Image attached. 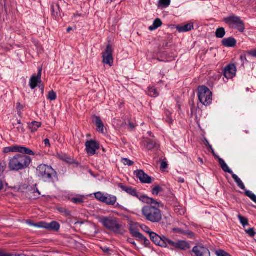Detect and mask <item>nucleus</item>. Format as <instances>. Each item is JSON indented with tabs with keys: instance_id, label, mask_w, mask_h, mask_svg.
<instances>
[{
	"instance_id": "nucleus-1",
	"label": "nucleus",
	"mask_w": 256,
	"mask_h": 256,
	"mask_svg": "<svg viewBox=\"0 0 256 256\" xmlns=\"http://www.w3.org/2000/svg\"><path fill=\"white\" fill-rule=\"evenodd\" d=\"M144 202L150 204L142 208L141 212L143 218L152 223H160L162 220V212L160 208L164 207L163 204L148 197Z\"/></svg>"
},
{
	"instance_id": "nucleus-2",
	"label": "nucleus",
	"mask_w": 256,
	"mask_h": 256,
	"mask_svg": "<svg viewBox=\"0 0 256 256\" xmlns=\"http://www.w3.org/2000/svg\"><path fill=\"white\" fill-rule=\"evenodd\" d=\"M32 161V158L26 154H16L10 158L8 168L12 171L23 170L29 167Z\"/></svg>"
},
{
	"instance_id": "nucleus-3",
	"label": "nucleus",
	"mask_w": 256,
	"mask_h": 256,
	"mask_svg": "<svg viewBox=\"0 0 256 256\" xmlns=\"http://www.w3.org/2000/svg\"><path fill=\"white\" fill-rule=\"evenodd\" d=\"M36 175L46 182H54L56 178L57 173L52 166L46 164H40L36 168Z\"/></svg>"
},
{
	"instance_id": "nucleus-4",
	"label": "nucleus",
	"mask_w": 256,
	"mask_h": 256,
	"mask_svg": "<svg viewBox=\"0 0 256 256\" xmlns=\"http://www.w3.org/2000/svg\"><path fill=\"white\" fill-rule=\"evenodd\" d=\"M198 96L200 102L204 106H208L212 104V93L205 86H200L198 88Z\"/></svg>"
},
{
	"instance_id": "nucleus-5",
	"label": "nucleus",
	"mask_w": 256,
	"mask_h": 256,
	"mask_svg": "<svg viewBox=\"0 0 256 256\" xmlns=\"http://www.w3.org/2000/svg\"><path fill=\"white\" fill-rule=\"evenodd\" d=\"M100 222L106 228L115 233H120L122 226L118 223L116 218L102 217Z\"/></svg>"
},
{
	"instance_id": "nucleus-6",
	"label": "nucleus",
	"mask_w": 256,
	"mask_h": 256,
	"mask_svg": "<svg viewBox=\"0 0 256 256\" xmlns=\"http://www.w3.org/2000/svg\"><path fill=\"white\" fill-rule=\"evenodd\" d=\"M224 21L230 27L238 30L242 32L245 30V26L244 22L240 18L234 14L224 18Z\"/></svg>"
},
{
	"instance_id": "nucleus-7",
	"label": "nucleus",
	"mask_w": 256,
	"mask_h": 256,
	"mask_svg": "<svg viewBox=\"0 0 256 256\" xmlns=\"http://www.w3.org/2000/svg\"><path fill=\"white\" fill-rule=\"evenodd\" d=\"M155 240V244L161 247L168 248L170 250H176L177 240L176 242L168 238L165 236H160L157 234H152Z\"/></svg>"
},
{
	"instance_id": "nucleus-8",
	"label": "nucleus",
	"mask_w": 256,
	"mask_h": 256,
	"mask_svg": "<svg viewBox=\"0 0 256 256\" xmlns=\"http://www.w3.org/2000/svg\"><path fill=\"white\" fill-rule=\"evenodd\" d=\"M218 162L222 170L224 172H228L231 174L232 178H234V182L236 183L240 189L244 190L245 192L247 190L242 180H240V178H238V176L236 174H234L233 172L229 168L228 166L225 162L224 160L223 159L219 158Z\"/></svg>"
},
{
	"instance_id": "nucleus-9",
	"label": "nucleus",
	"mask_w": 256,
	"mask_h": 256,
	"mask_svg": "<svg viewBox=\"0 0 256 256\" xmlns=\"http://www.w3.org/2000/svg\"><path fill=\"white\" fill-rule=\"evenodd\" d=\"M95 198L98 200L108 205L113 206L116 202V197L108 194L97 192L94 194Z\"/></svg>"
},
{
	"instance_id": "nucleus-10",
	"label": "nucleus",
	"mask_w": 256,
	"mask_h": 256,
	"mask_svg": "<svg viewBox=\"0 0 256 256\" xmlns=\"http://www.w3.org/2000/svg\"><path fill=\"white\" fill-rule=\"evenodd\" d=\"M4 152L8 153L10 152H20L22 154H26L29 156H34V152L28 148L20 146H14L6 147L4 148Z\"/></svg>"
},
{
	"instance_id": "nucleus-11",
	"label": "nucleus",
	"mask_w": 256,
	"mask_h": 256,
	"mask_svg": "<svg viewBox=\"0 0 256 256\" xmlns=\"http://www.w3.org/2000/svg\"><path fill=\"white\" fill-rule=\"evenodd\" d=\"M112 52V46L110 44H108L104 52L102 53V62L110 66H112L114 64Z\"/></svg>"
},
{
	"instance_id": "nucleus-12",
	"label": "nucleus",
	"mask_w": 256,
	"mask_h": 256,
	"mask_svg": "<svg viewBox=\"0 0 256 256\" xmlns=\"http://www.w3.org/2000/svg\"><path fill=\"white\" fill-rule=\"evenodd\" d=\"M118 187L120 188L122 190L126 192L127 194L137 198L142 202L145 201V200H146V198H148V196H139L136 190L131 186H127L123 185L122 184H118Z\"/></svg>"
},
{
	"instance_id": "nucleus-13",
	"label": "nucleus",
	"mask_w": 256,
	"mask_h": 256,
	"mask_svg": "<svg viewBox=\"0 0 256 256\" xmlns=\"http://www.w3.org/2000/svg\"><path fill=\"white\" fill-rule=\"evenodd\" d=\"M86 150L88 156H94L96 150L100 148L98 142L94 140H87L85 144Z\"/></svg>"
},
{
	"instance_id": "nucleus-14",
	"label": "nucleus",
	"mask_w": 256,
	"mask_h": 256,
	"mask_svg": "<svg viewBox=\"0 0 256 256\" xmlns=\"http://www.w3.org/2000/svg\"><path fill=\"white\" fill-rule=\"evenodd\" d=\"M192 252L195 256H211L210 252L208 248L202 244H198L194 246Z\"/></svg>"
},
{
	"instance_id": "nucleus-15",
	"label": "nucleus",
	"mask_w": 256,
	"mask_h": 256,
	"mask_svg": "<svg viewBox=\"0 0 256 256\" xmlns=\"http://www.w3.org/2000/svg\"><path fill=\"white\" fill-rule=\"evenodd\" d=\"M134 174L142 183L150 184L152 182V178L142 170H136L134 171Z\"/></svg>"
},
{
	"instance_id": "nucleus-16",
	"label": "nucleus",
	"mask_w": 256,
	"mask_h": 256,
	"mask_svg": "<svg viewBox=\"0 0 256 256\" xmlns=\"http://www.w3.org/2000/svg\"><path fill=\"white\" fill-rule=\"evenodd\" d=\"M42 72V68L40 67L38 69V72L37 76L34 74L30 80V88L33 90L35 88L38 83L41 82V76Z\"/></svg>"
},
{
	"instance_id": "nucleus-17",
	"label": "nucleus",
	"mask_w": 256,
	"mask_h": 256,
	"mask_svg": "<svg viewBox=\"0 0 256 256\" xmlns=\"http://www.w3.org/2000/svg\"><path fill=\"white\" fill-rule=\"evenodd\" d=\"M236 68L235 64H230L225 68L224 74L228 79L232 78L236 76Z\"/></svg>"
},
{
	"instance_id": "nucleus-18",
	"label": "nucleus",
	"mask_w": 256,
	"mask_h": 256,
	"mask_svg": "<svg viewBox=\"0 0 256 256\" xmlns=\"http://www.w3.org/2000/svg\"><path fill=\"white\" fill-rule=\"evenodd\" d=\"M130 231L132 235L137 238L138 240L144 241L146 245L150 244V241L144 237L136 228L131 227Z\"/></svg>"
},
{
	"instance_id": "nucleus-19",
	"label": "nucleus",
	"mask_w": 256,
	"mask_h": 256,
	"mask_svg": "<svg viewBox=\"0 0 256 256\" xmlns=\"http://www.w3.org/2000/svg\"><path fill=\"white\" fill-rule=\"evenodd\" d=\"M51 12L53 17L59 19L62 17V11L60 5L57 3H52L51 6Z\"/></svg>"
},
{
	"instance_id": "nucleus-20",
	"label": "nucleus",
	"mask_w": 256,
	"mask_h": 256,
	"mask_svg": "<svg viewBox=\"0 0 256 256\" xmlns=\"http://www.w3.org/2000/svg\"><path fill=\"white\" fill-rule=\"evenodd\" d=\"M92 120L96 126L97 131L103 134L104 132V125L100 117L96 116H94L92 117Z\"/></svg>"
},
{
	"instance_id": "nucleus-21",
	"label": "nucleus",
	"mask_w": 256,
	"mask_h": 256,
	"mask_svg": "<svg viewBox=\"0 0 256 256\" xmlns=\"http://www.w3.org/2000/svg\"><path fill=\"white\" fill-rule=\"evenodd\" d=\"M190 248V244L186 240H177L176 250H186Z\"/></svg>"
},
{
	"instance_id": "nucleus-22",
	"label": "nucleus",
	"mask_w": 256,
	"mask_h": 256,
	"mask_svg": "<svg viewBox=\"0 0 256 256\" xmlns=\"http://www.w3.org/2000/svg\"><path fill=\"white\" fill-rule=\"evenodd\" d=\"M142 144L146 150H150L156 147V142L154 140L148 138L142 142Z\"/></svg>"
},
{
	"instance_id": "nucleus-23",
	"label": "nucleus",
	"mask_w": 256,
	"mask_h": 256,
	"mask_svg": "<svg viewBox=\"0 0 256 256\" xmlns=\"http://www.w3.org/2000/svg\"><path fill=\"white\" fill-rule=\"evenodd\" d=\"M236 44V40L232 37L224 38L222 41L223 46L226 47H234Z\"/></svg>"
},
{
	"instance_id": "nucleus-24",
	"label": "nucleus",
	"mask_w": 256,
	"mask_h": 256,
	"mask_svg": "<svg viewBox=\"0 0 256 256\" xmlns=\"http://www.w3.org/2000/svg\"><path fill=\"white\" fill-rule=\"evenodd\" d=\"M194 28L192 24H188L184 26H178L176 28L180 32H185L190 30Z\"/></svg>"
},
{
	"instance_id": "nucleus-25",
	"label": "nucleus",
	"mask_w": 256,
	"mask_h": 256,
	"mask_svg": "<svg viewBox=\"0 0 256 256\" xmlns=\"http://www.w3.org/2000/svg\"><path fill=\"white\" fill-rule=\"evenodd\" d=\"M60 228V224L56 222L53 221L50 223L46 222V229L57 232L59 230Z\"/></svg>"
},
{
	"instance_id": "nucleus-26",
	"label": "nucleus",
	"mask_w": 256,
	"mask_h": 256,
	"mask_svg": "<svg viewBox=\"0 0 256 256\" xmlns=\"http://www.w3.org/2000/svg\"><path fill=\"white\" fill-rule=\"evenodd\" d=\"M42 126V123L34 121L28 124V128L32 132H34Z\"/></svg>"
},
{
	"instance_id": "nucleus-27",
	"label": "nucleus",
	"mask_w": 256,
	"mask_h": 256,
	"mask_svg": "<svg viewBox=\"0 0 256 256\" xmlns=\"http://www.w3.org/2000/svg\"><path fill=\"white\" fill-rule=\"evenodd\" d=\"M162 25V20L160 18H156L154 20L152 25L149 27L148 29L152 31L158 28L161 26Z\"/></svg>"
},
{
	"instance_id": "nucleus-28",
	"label": "nucleus",
	"mask_w": 256,
	"mask_h": 256,
	"mask_svg": "<svg viewBox=\"0 0 256 256\" xmlns=\"http://www.w3.org/2000/svg\"><path fill=\"white\" fill-rule=\"evenodd\" d=\"M141 228L146 232V233L148 234L150 236V238L151 240L155 244V240L152 238V236H154V235L152 234H156V233L152 232L150 230V229L148 226H146V225L142 224L140 226Z\"/></svg>"
},
{
	"instance_id": "nucleus-29",
	"label": "nucleus",
	"mask_w": 256,
	"mask_h": 256,
	"mask_svg": "<svg viewBox=\"0 0 256 256\" xmlns=\"http://www.w3.org/2000/svg\"><path fill=\"white\" fill-rule=\"evenodd\" d=\"M170 0H159L158 6L162 8H166L170 5Z\"/></svg>"
},
{
	"instance_id": "nucleus-30",
	"label": "nucleus",
	"mask_w": 256,
	"mask_h": 256,
	"mask_svg": "<svg viewBox=\"0 0 256 256\" xmlns=\"http://www.w3.org/2000/svg\"><path fill=\"white\" fill-rule=\"evenodd\" d=\"M226 34L225 30L223 28H219L216 29V36L218 38H222Z\"/></svg>"
},
{
	"instance_id": "nucleus-31",
	"label": "nucleus",
	"mask_w": 256,
	"mask_h": 256,
	"mask_svg": "<svg viewBox=\"0 0 256 256\" xmlns=\"http://www.w3.org/2000/svg\"><path fill=\"white\" fill-rule=\"evenodd\" d=\"M148 94L152 97H156L158 95L157 90L154 87H150L148 88Z\"/></svg>"
},
{
	"instance_id": "nucleus-32",
	"label": "nucleus",
	"mask_w": 256,
	"mask_h": 256,
	"mask_svg": "<svg viewBox=\"0 0 256 256\" xmlns=\"http://www.w3.org/2000/svg\"><path fill=\"white\" fill-rule=\"evenodd\" d=\"M238 218L240 221V224L244 227L248 225V218L242 216L241 214H238Z\"/></svg>"
},
{
	"instance_id": "nucleus-33",
	"label": "nucleus",
	"mask_w": 256,
	"mask_h": 256,
	"mask_svg": "<svg viewBox=\"0 0 256 256\" xmlns=\"http://www.w3.org/2000/svg\"><path fill=\"white\" fill-rule=\"evenodd\" d=\"M182 234L186 236L188 238H192L194 237V234L193 232L189 230L188 229L182 230Z\"/></svg>"
},
{
	"instance_id": "nucleus-34",
	"label": "nucleus",
	"mask_w": 256,
	"mask_h": 256,
	"mask_svg": "<svg viewBox=\"0 0 256 256\" xmlns=\"http://www.w3.org/2000/svg\"><path fill=\"white\" fill-rule=\"evenodd\" d=\"M7 164L6 162L2 161L0 162V176H3Z\"/></svg>"
},
{
	"instance_id": "nucleus-35",
	"label": "nucleus",
	"mask_w": 256,
	"mask_h": 256,
	"mask_svg": "<svg viewBox=\"0 0 256 256\" xmlns=\"http://www.w3.org/2000/svg\"><path fill=\"white\" fill-rule=\"evenodd\" d=\"M246 195L256 204V195H255L250 190H246Z\"/></svg>"
},
{
	"instance_id": "nucleus-36",
	"label": "nucleus",
	"mask_w": 256,
	"mask_h": 256,
	"mask_svg": "<svg viewBox=\"0 0 256 256\" xmlns=\"http://www.w3.org/2000/svg\"><path fill=\"white\" fill-rule=\"evenodd\" d=\"M29 224L30 226H34V227L46 228V222H41L38 223L33 224L30 222Z\"/></svg>"
},
{
	"instance_id": "nucleus-37",
	"label": "nucleus",
	"mask_w": 256,
	"mask_h": 256,
	"mask_svg": "<svg viewBox=\"0 0 256 256\" xmlns=\"http://www.w3.org/2000/svg\"><path fill=\"white\" fill-rule=\"evenodd\" d=\"M162 190V187H160V186H156L152 188V194L154 196H158V194Z\"/></svg>"
},
{
	"instance_id": "nucleus-38",
	"label": "nucleus",
	"mask_w": 256,
	"mask_h": 256,
	"mask_svg": "<svg viewBox=\"0 0 256 256\" xmlns=\"http://www.w3.org/2000/svg\"><path fill=\"white\" fill-rule=\"evenodd\" d=\"M56 98V93L53 90L50 92L47 96V98L50 100H54Z\"/></svg>"
},
{
	"instance_id": "nucleus-39",
	"label": "nucleus",
	"mask_w": 256,
	"mask_h": 256,
	"mask_svg": "<svg viewBox=\"0 0 256 256\" xmlns=\"http://www.w3.org/2000/svg\"><path fill=\"white\" fill-rule=\"evenodd\" d=\"M216 254L217 256H231L230 254L224 252L223 250H218L216 252Z\"/></svg>"
},
{
	"instance_id": "nucleus-40",
	"label": "nucleus",
	"mask_w": 256,
	"mask_h": 256,
	"mask_svg": "<svg viewBox=\"0 0 256 256\" xmlns=\"http://www.w3.org/2000/svg\"><path fill=\"white\" fill-rule=\"evenodd\" d=\"M122 162L124 165L128 166H132L134 164V162L126 158H122Z\"/></svg>"
},
{
	"instance_id": "nucleus-41",
	"label": "nucleus",
	"mask_w": 256,
	"mask_h": 256,
	"mask_svg": "<svg viewBox=\"0 0 256 256\" xmlns=\"http://www.w3.org/2000/svg\"><path fill=\"white\" fill-rule=\"evenodd\" d=\"M170 115H171V114L170 113V112H166V121L170 124H172L173 122V120L172 118Z\"/></svg>"
},
{
	"instance_id": "nucleus-42",
	"label": "nucleus",
	"mask_w": 256,
	"mask_h": 256,
	"mask_svg": "<svg viewBox=\"0 0 256 256\" xmlns=\"http://www.w3.org/2000/svg\"><path fill=\"white\" fill-rule=\"evenodd\" d=\"M72 201L75 204H81L83 202V198L80 197L73 198H72Z\"/></svg>"
},
{
	"instance_id": "nucleus-43",
	"label": "nucleus",
	"mask_w": 256,
	"mask_h": 256,
	"mask_svg": "<svg viewBox=\"0 0 256 256\" xmlns=\"http://www.w3.org/2000/svg\"><path fill=\"white\" fill-rule=\"evenodd\" d=\"M33 193L34 194V198H38L40 197L41 194L38 188H34L33 190Z\"/></svg>"
},
{
	"instance_id": "nucleus-44",
	"label": "nucleus",
	"mask_w": 256,
	"mask_h": 256,
	"mask_svg": "<svg viewBox=\"0 0 256 256\" xmlns=\"http://www.w3.org/2000/svg\"><path fill=\"white\" fill-rule=\"evenodd\" d=\"M246 234H248L250 236H254L256 232L254 228H250L248 230H246Z\"/></svg>"
},
{
	"instance_id": "nucleus-45",
	"label": "nucleus",
	"mask_w": 256,
	"mask_h": 256,
	"mask_svg": "<svg viewBox=\"0 0 256 256\" xmlns=\"http://www.w3.org/2000/svg\"><path fill=\"white\" fill-rule=\"evenodd\" d=\"M247 54L250 56L256 58V48L248 51Z\"/></svg>"
},
{
	"instance_id": "nucleus-46",
	"label": "nucleus",
	"mask_w": 256,
	"mask_h": 256,
	"mask_svg": "<svg viewBox=\"0 0 256 256\" xmlns=\"http://www.w3.org/2000/svg\"><path fill=\"white\" fill-rule=\"evenodd\" d=\"M128 242L132 244V245H134V246L135 247L136 246V243L135 242L133 238H128Z\"/></svg>"
},
{
	"instance_id": "nucleus-47",
	"label": "nucleus",
	"mask_w": 256,
	"mask_h": 256,
	"mask_svg": "<svg viewBox=\"0 0 256 256\" xmlns=\"http://www.w3.org/2000/svg\"><path fill=\"white\" fill-rule=\"evenodd\" d=\"M160 168H162V169L166 168H168V164H167V163L166 162H162L161 163Z\"/></svg>"
},
{
	"instance_id": "nucleus-48",
	"label": "nucleus",
	"mask_w": 256,
	"mask_h": 256,
	"mask_svg": "<svg viewBox=\"0 0 256 256\" xmlns=\"http://www.w3.org/2000/svg\"><path fill=\"white\" fill-rule=\"evenodd\" d=\"M44 144H45V146H48V147H50V140L48 138H46L44 140Z\"/></svg>"
},
{
	"instance_id": "nucleus-49",
	"label": "nucleus",
	"mask_w": 256,
	"mask_h": 256,
	"mask_svg": "<svg viewBox=\"0 0 256 256\" xmlns=\"http://www.w3.org/2000/svg\"><path fill=\"white\" fill-rule=\"evenodd\" d=\"M205 144L213 151L212 146L209 144L208 141L206 139H205Z\"/></svg>"
},
{
	"instance_id": "nucleus-50",
	"label": "nucleus",
	"mask_w": 256,
	"mask_h": 256,
	"mask_svg": "<svg viewBox=\"0 0 256 256\" xmlns=\"http://www.w3.org/2000/svg\"><path fill=\"white\" fill-rule=\"evenodd\" d=\"M182 229L181 228H176L174 229V232L178 234H182Z\"/></svg>"
},
{
	"instance_id": "nucleus-51",
	"label": "nucleus",
	"mask_w": 256,
	"mask_h": 256,
	"mask_svg": "<svg viewBox=\"0 0 256 256\" xmlns=\"http://www.w3.org/2000/svg\"><path fill=\"white\" fill-rule=\"evenodd\" d=\"M17 128L18 130H21L22 132L24 131V128L22 125H19V126L17 127Z\"/></svg>"
},
{
	"instance_id": "nucleus-52",
	"label": "nucleus",
	"mask_w": 256,
	"mask_h": 256,
	"mask_svg": "<svg viewBox=\"0 0 256 256\" xmlns=\"http://www.w3.org/2000/svg\"><path fill=\"white\" fill-rule=\"evenodd\" d=\"M4 186L3 182L0 180V190H2Z\"/></svg>"
},
{
	"instance_id": "nucleus-53",
	"label": "nucleus",
	"mask_w": 256,
	"mask_h": 256,
	"mask_svg": "<svg viewBox=\"0 0 256 256\" xmlns=\"http://www.w3.org/2000/svg\"><path fill=\"white\" fill-rule=\"evenodd\" d=\"M198 162H200L202 164H203L204 162H203V160H202V158H198Z\"/></svg>"
},
{
	"instance_id": "nucleus-54",
	"label": "nucleus",
	"mask_w": 256,
	"mask_h": 256,
	"mask_svg": "<svg viewBox=\"0 0 256 256\" xmlns=\"http://www.w3.org/2000/svg\"><path fill=\"white\" fill-rule=\"evenodd\" d=\"M129 126L130 128H134V126L132 123H130Z\"/></svg>"
},
{
	"instance_id": "nucleus-55",
	"label": "nucleus",
	"mask_w": 256,
	"mask_h": 256,
	"mask_svg": "<svg viewBox=\"0 0 256 256\" xmlns=\"http://www.w3.org/2000/svg\"><path fill=\"white\" fill-rule=\"evenodd\" d=\"M72 30V28L71 27H69L67 28L66 31L67 32H69Z\"/></svg>"
},
{
	"instance_id": "nucleus-56",
	"label": "nucleus",
	"mask_w": 256,
	"mask_h": 256,
	"mask_svg": "<svg viewBox=\"0 0 256 256\" xmlns=\"http://www.w3.org/2000/svg\"><path fill=\"white\" fill-rule=\"evenodd\" d=\"M184 182V178H180V180H178V182H182V183Z\"/></svg>"
},
{
	"instance_id": "nucleus-57",
	"label": "nucleus",
	"mask_w": 256,
	"mask_h": 256,
	"mask_svg": "<svg viewBox=\"0 0 256 256\" xmlns=\"http://www.w3.org/2000/svg\"><path fill=\"white\" fill-rule=\"evenodd\" d=\"M17 123L18 125H22L20 120H17Z\"/></svg>"
},
{
	"instance_id": "nucleus-58",
	"label": "nucleus",
	"mask_w": 256,
	"mask_h": 256,
	"mask_svg": "<svg viewBox=\"0 0 256 256\" xmlns=\"http://www.w3.org/2000/svg\"><path fill=\"white\" fill-rule=\"evenodd\" d=\"M0 256H8L4 254H0Z\"/></svg>"
},
{
	"instance_id": "nucleus-59",
	"label": "nucleus",
	"mask_w": 256,
	"mask_h": 256,
	"mask_svg": "<svg viewBox=\"0 0 256 256\" xmlns=\"http://www.w3.org/2000/svg\"><path fill=\"white\" fill-rule=\"evenodd\" d=\"M66 214H68L70 212H68V211H66Z\"/></svg>"
},
{
	"instance_id": "nucleus-60",
	"label": "nucleus",
	"mask_w": 256,
	"mask_h": 256,
	"mask_svg": "<svg viewBox=\"0 0 256 256\" xmlns=\"http://www.w3.org/2000/svg\"><path fill=\"white\" fill-rule=\"evenodd\" d=\"M18 106H20V103L18 104Z\"/></svg>"
},
{
	"instance_id": "nucleus-61",
	"label": "nucleus",
	"mask_w": 256,
	"mask_h": 256,
	"mask_svg": "<svg viewBox=\"0 0 256 256\" xmlns=\"http://www.w3.org/2000/svg\"><path fill=\"white\" fill-rule=\"evenodd\" d=\"M120 206L119 204H117L116 206Z\"/></svg>"
},
{
	"instance_id": "nucleus-62",
	"label": "nucleus",
	"mask_w": 256,
	"mask_h": 256,
	"mask_svg": "<svg viewBox=\"0 0 256 256\" xmlns=\"http://www.w3.org/2000/svg\"><path fill=\"white\" fill-rule=\"evenodd\" d=\"M111 1H112V0H111Z\"/></svg>"
}]
</instances>
